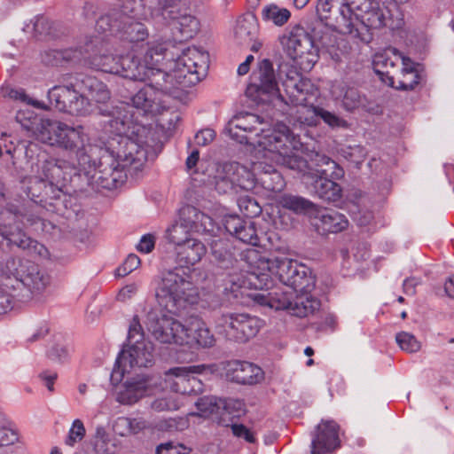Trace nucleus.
<instances>
[{"instance_id":"obj_1","label":"nucleus","mask_w":454,"mask_h":454,"mask_svg":"<svg viewBox=\"0 0 454 454\" xmlns=\"http://www.w3.org/2000/svg\"><path fill=\"white\" fill-rule=\"evenodd\" d=\"M156 67L166 74L164 84H157L151 75L143 81H150L131 98L132 105L120 104L108 114L106 129L114 135L111 146L124 165H133L139 169L147 160L154 139L151 129L138 121L136 114L155 116L165 108L163 93H171L176 88L185 89L197 84L206 76L208 68V53L198 47H188L176 59Z\"/></svg>"},{"instance_id":"obj_2","label":"nucleus","mask_w":454,"mask_h":454,"mask_svg":"<svg viewBox=\"0 0 454 454\" xmlns=\"http://www.w3.org/2000/svg\"><path fill=\"white\" fill-rule=\"evenodd\" d=\"M16 119L24 129L33 132L37 140L72 153L73 160L79 165L86 184L92 188H116L125 181L126 168L133 167L124 165L112 148L114 136L108 141L107 148H98L90 144L82 126L73 127L61 121L38 119L34 113H28L24 120L25 113L19 112Z\"/></svg>"},{"instance_id":"obj_3","label":"nucleus","mask_w":454,"mask_h":454,"mask_svg":"<svg viewBox=\"0 0 454 454\" xmlns=\"http://www.w3.org/2000/svg\"><path fill=\"white\" fill-rule=\"evenodd\" d=\"M170 44V42L150 43L142 62H137L130 55L119 54L108 43L98 37L87 42L83 51L70 48L55 53L67 61H79L84 59L94 69L118 74L129 80H144L153 75L157 84H164L166 74L156 66L165 59Z\"/></svg>"},{"instance_id":"obj_4","label":"nucleus","mask_w":454,"mask_h":454,"mask_svg":"<svg viewBox=\"0 0 454 454\" xmlns=\"http://www.w3.org/2000/svg\"><path fill=\"white\" fill-rule=\"evenodd\" d=\"M228 130L233 139L252 145L254 155L262 154L290 168L304 166V161L297 154L302 149V144L285 124H278L272 129L257 114L240 113L229 121Z\"/></svg>"},{"instance_id":"obj_5","label":"nucleus","mask_w":454,"mask_h":454,"mask_svg":"<svg viewBox=\"0 0 454 454\" xmlns=\"http://www.w3.org/2000/svg\"><path fill=\"white\" fill-rule=\"evenodd\" d=\"M242 260L247 267L246 273H233L229 276L228 282L231 291L239 289H260L269 291L278 279L282 287H277L274 292L287 291L292 286V280L296 278L302 263L286 257L270 259L259 250L249 248L242 253Z\"/></svg>"},{"instance_id":"obj_6","label":"nucleus","mask_w":454,"mask_h":454,"mask_svg":"<svg viewBox=\"0 0 454 454\" xmlns=\"http://www.w3.org/2000/svg\"><path fill=\"white\" fill-rule=\"evenodd\" d=\"M51 278L29 260L11 256L0 263V315L8 312L12 299L39 298L50 286Z\"/></svg>"},{"instance_id":"obj_7","label":"nucleus","mask_w":454,"mask_h":454,"mask_svg":"<svg viewBox=\"0 0 454 454\" xmlns=\"http://www.w3.org/2000/svg\"><path fill=\"white\" fill-rule=\"evenodd\" d=\"M90 97L97 104L110 99L106 85L93 76H68L63 84L56 85L48 91V98L58 110L75 116H87L93 113L95 106L85 97Z\"/></svg>"},{"instance_id":"obj_8","label":"nucleus","mask_w":454,"mask_h":454,"mask_svg":"<svg viewBox=\"0 0 454 454\" xmlns=\"http://www.w3.org/2000/svg\"><path fill=\"white\" fill-rule=\"evenodd\" d=\"M282 86L291 105L301 106L298 116L301 123L317 126L318 120L321 119L333 129L348 127V121L334 113L309 104L310 98L317 97V89L310 80L303 78L295 68H290L282 78Z\"/></svg>"},{"instance_id":"obj_9","label":"nucleus","mask_w":454,"mask_h":454,"mask_svg":"<svg viewBox=\"0 0 454 454\" xmlns=\"http://www.w3.org/2000/svg\"><path fill=\"white\" fill-rule=\"evenodd\" d=\"M150 16L154 26L168 28L176 42L190 40L200 30V21L185 0H159Z\"/></svg>"},{"instance_id":"obj_10","label":"nucleus","mask_w":454,"mask_h":454,"mask_svg":"<svg viewBox=\"0 0 454 454\" xmlns=\"http://www.w3.org/2000/svg\"><path fill=\"white\" fill-rule=\"evenodd\" d=\"M153 364V344L145 339L141 325L134 319L129 329L128 343L117 356L111 380L114 384H117L132 369L150 367Z\"/></svg>"},{"instance_id":"obj_11","label":"nucleus","mask_w":454,"mask_h":454,"mask_svg":"<svg viewBox=\"0 0 454 454\" xmlns=\"http://www.w3.org/2000/svg\"><path fill=\"white\" fill-rule=\"evenodd\" d=\"M190 278L182 267L162 272L156 280L159 304L168 312H176L184 303H195L198 291Z\"/></svg>"},{"instance_id":"obj_12","label":"nucleus","mask_w":454,"mask_h":454,"mask_svg":"<svg viewBox=\"0 0 454 454\" xmlns=\"http://www.w3.org/2000/svg\"><path fill=\"white\" fill-rule=\"evenodd\" d=\"M250 297L261 306L275 310L287 309L292 315L299 317L313 315L321 306L320 301L309 293L293 294L287 291H262L250 294Z\"/></svg>"},{"instance_id":"obj_13","label":"nucleus","mask_w":454,"mask_h":454,"mask_svg":"<svg viewBox=\"0 0 454 454\" xmlns=\"http://www.w3.org/2000/svg\"><path fill=\"white\" fill-rule=\"evenodd\" d=\"M317 168L315 173L304 171L305 177L313 180L314 192L323 200L335 202L341 198V188L334 182L344 176V170L325 154L316 153L313 159Z\"/></svg>"},{"instance_id":"obj_14","label":"nucleus","mask_w":454,"mask_h":454,"mask_svg":"<svg viewBox=\"0 0 454 454\" xmlns=\"http://www.w3.org/2000/svg\"><path fill=\"white\" fill-rule=\"evenodd\" d=\"M213 321L218 334L239 343H245L256 336L263 325L257 317L238 312L216 313Z\"/></svg>"},{"instance_id":"obj_15","label":"nucleus","mask_w":454,"mask_h":454,"mask_svg":"<svg viewBox=\"0 0 454 454\" xmlns=\"http://www.w3.org/2000/svg\"><path fill=\"white\" fill-rule=\"evenodd\" d=\"M216 226L213 219L193 207H185L180 211V218L167 230V239L175 245V249L192 239V233L214 234Z\"/></svg>"},{"instance_id":"obj_16","label":"nucleus","mask_w":454,"mask_h":454,"mask_svg":"<svg viewBox=\"0 0 454 454\" xmlns=\"http://www.w3.org/2000/svg\"><path fill=\"white\" fill-rule=\"evenodd\" d=\"M283 52L302 69H310L317 61V49L312 36L301 26L286 30L279 37Z\"/></svg>"},{"instance_id":"obj_17","label":"nucleus","mask_w":454,"mask_h":454,"mask_svg":"<svg viewBox=\"0 0 454 454\" xmlns=\"http://www.w3.org/2000/svg\"><path fill=\"white\" fill-rule=\"evenodd\" d=\"M385 12L376 0H352L350 20L356 31L345 33L362 42H370L369 31L384 27Z\"/></svg>"},{"instance_id":"obj_18","label":"nucleus","mask_w":454,"mask_h":454,"mask_svg":"<svg viewBox=\"0 0 454 454\" xmlns=\"http://www.w3.org/2000/svg\"><path fill=\"white\" fill-rule=\"evenodd\" d=\"M145 325L153 338L163 344L184 346L187 340V325L169 315L158 316L156 311H150L146 316Z\"/></svg>"},{"instance_id":"obj_19","label":"nucleus","mask_w":454,"mask_h":454,"mask_svg":"<svg viewBox=\"0 0 454 454\" xmlns=\"http://www.w3.org/2000/svg\"><path fill=\"white\" fill-rule=\"evenodd\" d=\"M209 371L205 364L174 367L165 372L164 387L175 394L192 395L201 391V382L197 375Z\"/></svg>"},{"instance_id":"obj_20","label":"nucleus","mask_w":454,"mask_h":454,"mask_svg":"<svg viewBox=\"0 0 454 454\" xmlns=\"http://www.w3.org/2000/svg\"><path fill=\"white\" fill-rule=\"evenodd\" d=\"M84 178L83 172L75 161L66 160H47L41 167V180L50 184L51 189L55 187L59 192H62L74 177Z\"/></svg>"},{"instance_id":"obj_21","label":"nucleus","mask_w":454,"mask_h":454,"mask_svg":"<svg viewBox=\"0 0 454 454\" xmlns=\"http://www.w3.org/2000/svg\"><path fill=\"white\" fill-rule=\"evenodd\" d=\"M247 92L249 95H252L254 92L257 93L258 98L266 95L269 98H275L286 105H291L286 93L283 95L279 92L273 65L267 59L258 63L257 68L252 74L251 82ZM284 92L286 91L284 90Z\"/></svg>"},{"instance_id":"obj_22","label":"nucleus","mask_w":454,"mask_h":454,"mask_svg":"<svg viewBox=\"0 0 454 454\" xmlns=\"http://www.w3.org/2000/svg\"><path fill=\"white\" fill-rule=\"evenodd\" d=\"M123 17H121V27L120 35L122 39L130 43H138L147 39L149 33L146 27L139 22V20L145 19L146 13L144 10V4L136 5H122Z\"/></svg>"},{"instance_id":"obj_23","label":"nucleus","mask_w":454,"mask_h":454,"mask_svg":"<svg viewBox=\"0 0 454 454\" xmlns=\"http://www.w3.org/2000/svg\"><path fill=\"white\" fill-rule=\"evenodd\" d=\"M156 381L152 378L137 376L127 380L117 393L116 400L121 404L131 405L145 396L158 390Z\"/></svg>"},{"instance_id":"obj_24","label":"nucleus","mask_w":454,"mask_h":454,"mask_svg":"<svg viewBox=\"0 0 454 454\" xmlns=\"http://www.w3.org/2000/svg\"><path fill=\"white\" fill-rule=\"evenodd\" d=\"M339 425L331 419L322 420L311 441L310 454H327L340 447Z\"/></svg>"},{"instance_id":"obj_25","label":"nucleus","mask_w":454,"mask_h":454,"mask_svg":"<svg viewBox=\"0 0 454 454\" xmlns=\"http://www.w3.org/2000/svg\"><path fill=\"white\" fill-rule=\"evenodd\" d=\"M301 151V149L297 153V154L304 161V166L300 168H290L287 165L278 163L270 160L269 158L262 157V154L254 155L257 159V161L254 162V170L263 173V176L261 177L262 186L265 189L274 192H281L285 187V182L281 175L276 171L275 168L272 166V163L284 166L287 168L296 170L301 173L306 171L307 161L300 156L299 153Z\"/></svg>"},{"instance_id":"obj_26","label":"nucleus","mask_w":454,"mask_h":454,"mask_svg":"<svg viewBox=\"0 0 454 454\" xmlns=\"http://www.w3.org/2000/svg\"><path fill=\"white\" fill-rule=\"evenodd\" d=\"M223 370L229 380L240 384H256L264 377V373L259 366L247 361H228L224 364Z\"/></svg>"},{"instance_id":"obj_27","label":"nucleus","mask_w":454,"mask_h":454,"mask_svg":"<svg viewBox=\"0 0 454 454\" xmlns=\"http://www.w3.org/2000/svg\"><path fill=\"white\" fill-rule=\"evenodd\" d=\"M352 0H319L317 12L321 20H326L328 13L333 8H337L340 17L337 19V27L340 33H351L356 31L350 20V3Z\"/></svg>"},{"instance_id":"obj_28","label":"nucleus","mask_w":454,"mask_h":454,"mask_svg":"<svg viewBox=\"0 0 454 454\" xmlns=\"http://www.w3.org/2000/svg\"><path fill=\"white\" fill-rule=\"evenodd\" d=\"M224 228L240 241L258 246L260 238L256 230V223L251 219H242L238 215H229L224 219Z\"/></svg>"},{"instance_id":"obj_29","label":"nucleus","mask_w":454,"mask_h":454,"mask_svg":"<svg viewBox=\"0 0 454 454\" xmlns=\"http://www.w3.org/2000/svg\"><path fill=\"white\" fill-rule=\"evenodd\" d=\"M187 340L184 346L210 348L215 345V338L207 324L200 318H192L187 324Z\"/></svg>"},{"instance_id":"obj_30","label":"nucleus","mask_w":454,"mask_h":454,"mask_svg":"<svg viewBox=\"0 0 454 454\" xmlns=\"http://www.w3.org/2000/svg\"><path fill=\"white\" fill-rule=\"evenodd\" d=\"M402 65L403 67L397 79L393 75L388 77V81H386L385 78H382V81L393 88L404 90H412L420 81L418 65L407 57L403 59Z\"/></svg>"},{"instance_id":"obj_31","label":"nucleus","mask_w":454,"mask_h":454,"mask_svg":"<svg viewBox=\"0 0 454 454\" xmlns=\"http://www.w3.org/2000/svg\"><path fill=\"white\" fill-rule=\"evenodd\" d=\"M315 219L317 220L315 225L324 233H337L348 226L347 217L333 209L317 210Z\"/></svg>"},{"instance_id":"obj_32","label":"nucleus","mask_w":454,"mask_h":454,"mask_svg":"<svg viewBox=\"0 0 454 454\" xmlns=\"http://www.w3.org/2000/svg\"><path fill=\"white\" fill-rule=\"evenodd\" d=\"M403 59L405 57L398 50L388 47L374 55V70L381 76V79L385 78L386 81H388V77L392 76L391 70H394L398 63H402Z\"/></svg>"},{"instance_id":"obj_33","label":"nucleus","mask_w":454,"mask_h":454,"mask_svg":"<svg viewBox=\"0 0 454 454\" xmlns=\"http://www.w3.org/2000/svg\"><path fill=\"white\" fill-rule=\"evenodd\" d=\"M176 259L185 267L197 264L207 254L205 244L196 238H192L176 249Z\"/></svg>"},{"instance_id":"obj_34","label":"nucleus","mask_w":454,"mask_h":454,"mask_svg":"<svg viewBox=\"0 0 454 454\" xmlns=\"http://www.w3.org/2000/svg\"><path fill=\"white\" fill-rule=\"evenodd\" d=\"M252 167L254 168V164ZM225 169L229 175H231L235 188L239 187L246 191L254 188L257 180L256 173H260V171H254V169L250 170L238 162L225 163Z\"/></svg>"},{"instance_id":"obj_35","label":"nucleus","mask_w":454,"mask_h":454,"mask_svg":"<svg viewBox=\"0 0 454 454\" xmlns=\"http://www.w3.org/2000/svg\"><path fill=\"white\" fill-rule=\"evenodd\" d=\"M331 94L335 100H341L347 111L357 108L362 102V97L354 87H348L344 82H334L331 86Z\"/></svg>"},{"instance_id":"obj_36","label":"nucleus","mask_w":454,"mask_h":454,"mask_svg":"<svg viewBox=\"0 0 454 454\" xmlns=\"http://www.w3.org/2000/svg\"><path fill=\"white\" fill-rule=\"evenodd\" d=\"M258 33V23L253 13L240 16L236 22L234 36L239 43H250Z\"/></svg>"},{"instance_id":"obj_37","label":"nucleus","mask_w":454,"mask_h":454,"mask_svg":"<svg viewBox=\"0 0 454 454\" xmlns=\"http://www.w3.org/2000/svg\"><path fill=\"white\" fill-rule=\"evenodd\" d=\"M245 412V404L241 400L228 398H220V412L217 417V423L229 427L232 419L239 418Z\"/></svg>"},{"instance_id":"obj_38","label":"nucleus","mask_w":454,"mask_h":454,"mask_svg":"<svg viewBox=\"0 0 454 454\" xmlns=\"http://www.w3.org/2000/svg\"><path fill=\"white\" fill-rule=\"evenodd\" d=\"M278 206L295 214H307L313 210L315 205L309 200L293 194H283L278 199Z\"/></svg>"},{"instance_id":"obj_39","label":"nucleus","mask_w":454,"mask_h":454,"mask_svg":"<svg viewBox=\"0 0 454 454\" xmlns=\"http://www.w3.org/2000/svg\"><path fill=\"white\" fill-rule=\"evenodd\" d=\"M262 19L264 22L272 23L277 27H282L291 18L288 9L280 7L275 4L263 6L261 11Z\"/></svg>"},{"instance_id":"obj_40","label":"nucleus","mask_w":454,"mask_h":454,"mask_svg":"<svg viewBox=\"0 0 454 454\" xmlns=\"http://www.w3.org/2000/svg\"><path fill=\"white\" fill-rule=\"evenodd\" d=\"M300 271H296L298 275L293 279L289 291L294 294L299 293H310L315 287V278L309 267L302 265Z\"/></svg>"},{"instance_id":"obj_41","label":"nucleus","mask_w":454,"mask_h":454,"mask_svg":"<svg viewBox=\"0 0 454 454\" xmlns=\"http://www.w3.org/2000/svg\"><path fill=\"white\" fill-rule=\"evenodd\" d=\"M0 234L4 239L8 240L9 244L15 245L22 249L32 247H35L34 243L36 242L27 237L19 226L10 228L5 226L0 227Z\"/></svg>"},{"instance_id":"obj_42","label":"nucleus","mask_w":454,"mask_h":454,"mask_svg":"<svg viewBox=\"0 0 454 454\" xmlns=\"http://www.w3.org/2000/svg\"><path fill=\"white\" fill-rule=\"evenodd\" d=\"M198 415L210 418L217 422L220 412V398L215 396H203L196 402Z\"/></svg>"},{"instance_id":"obj_43","label":"nucleus","mask_w":454,"mask_h":454,"mask_svg":"<svg viewBox=\"0 0 454 454\" xmlns=\"http://www.w3.org/2000/svg\"><path fill=\"white\" fill-rule=\"evenodd\" d=\"M121 17H123V11L103 15L98 19L96 29L101 33L110 32L118 35L121 27Z\"/></svg>"},{"instance_id":"obj_44","label":"nucleus","mask_w":454,"mask_h":454,"mask_svg":"<svg viewBox=\"0 0 454 454\" xmlns=\"http://www.w3.org/2000/svg\"><path fill=\"white\" fill-rule=\"evenodd\" d=\"M70 352V348L64 343V341L59 340L53 341L48 347L46 356L54 363L63 364L68 361Z\"/></svg>"},{"instance_id":"obj_45","label":"nucleus","mask_w":454,"mask_h":454,"mask_svg":"<svg viewBox=\"0 0 454 454\" xmlns=\"http://www.w3.org/2000/svg\"><path fill=\"white\" fill-rule=\"evenodd\" d=\"M86 435V429L83 422L80 419L73 420L71 427L65 439V444L69 447H74L81 442Z\"/></svg>"},{"instance_id":"obj_46","label":"nucleus","mask_w":454,"mask_h":454,"mask_svg":"<svg viewBox=\"0 0 454 454\" xmlns=\"http://www.w3.org/2000/svg\"><path fill=\"white\" fill-rule=\"evenodd\" d=\"M238 206L239 210L248 218H253L259 215L262 212V207L256 200L251 196L244 195L238 199Z\"/></svg>"},{"instance_id":"obj_47","label":"nucleus","mask_w":454,"mask_h":454,"mask_svg":"<svg viewBox=\"0 0 454 454\" xmlns=\"http://www.w3.org/2000/svg\"><path fill=\"white\" fill-rule=\"evenodd\" d=\"M395 340L400 348L408 353L418 352L421 348L420 342L416 339V337L407 332H401L397 333Z\"/></svg>"},{"instance_id":"obj_48","label":"nucleus","mask_w":454,"mask_h":454,"mask_svg":"<svg viewBox=\"0 0 454 454\" xmlns=\"http://www.w3.org/2000/svg\"><path fill=\"white\" fill-rule=\"evenodd\" d=\"M215 189L219 193H227L236 190L231 175H229L225 169V164L215 176Z\"/></svg>"},{"instance_id":"obj_49","label":"nucleus","mask_w":454,"mask_h":454,"mask_svg":"<svg viewBox=\"0 0 454 454\" xmlns=\"http://www.w3.org/2000/svg\"><path fill=\"white\" fill-rule=\"evenodd\" d=\"M181 405L176 396H162L156 398L151 404L153 410L156 411H176Z\"/></svg>"},{"instance_id":"obj_50","label":"nucleus","mask_w":454,"mask_h":454,"mask_svg":"<svg viewBox=\"0 0 454 454\" xmlns=\"http://www.w3.org/2000/svg\"><path fill=\"white\" fill-rule=\"evenodd\" d=\"M2 92L4 97L26 102L27 104L37 108H43V104L37 100L29 98L23 89H14L6 86L2 88Z\"/></svg>"},{"instance_id":"obj_51","label":"nucleus","mask_w":454,"mask_h":454,"mask_svg":"<svg viewBox=\"0 0 454 454\" xmlns=\"http://www.w3.org/2000/svg\"><path fill=\"white\" fill-rule=\"evenodd\" d=\"M388 16L384 15V27L389 28L391 31H399L404 27V16L403 12L395 9L387 11Z\"/></svg>"},{"instance_id":"obj_52","label":"nucleus","mask_w":454,"mask_h":454,"mask_svg":"<svg viewBox=\"0 0 454 454\" xmlns=\"http://www.w3.org/2000/svg\"><path fill=\"white\" fill-rule=\"evenodd\" d=\"M366 153L365 149L362 145L348 146L344 150V156L356 165L364 161Z\"/></svg>"},{"instance_id":"obj_53","label":"nucleus","mask_w":454,"mask_h":454,"mask_svg":"<svg viewBox=\"0 0 454 454\" xmlns=\"http://www.w3.org/2000/svg\"><path fill=\"white\" fill-rule=\"evenodd\" d=\"M139 265L140 259L138 256L131 254L128 255L122 265L117 269V274L121 277H124L135 270Z\"/></svg>"},{"instance_id":"obj_54","label":"nucleus","mask_w":454,"mask_h":454,"mask_svg":"<svg viewBox=\"0 0 454 454\" xmlns=\"http://www.w3.org/2000/svg\"><path fill=\"white\" fill-rule=\"evenodd\" d=\"M232 434L239 438H242L247 442L253 443L255 441V437L252 431L242 424L232 423L230 425Z\"/></svg>"},{"instance_id":"obj_55","label":"nucleus","mask_w":454,"mask_h":454,"mask_svg":"<svg viewBox=\"0 0 454 454\" xmlns=\"http://www.w3.org/2000/svg\"><path fill=\"white\" fill-rule=\"evenodd\" d=\"M210 246L212 254L217 261H225L231 256L229 251L223 247V241L222 239L213 240Z\"/></svg>"},{"instance_id":"obj_56","label":"nucleus","mask_w":454,"mask_h":454,"mask_svg":"<svg viewBox=\"0 0 454 454\" xmlns=\"http://www.w3.org/2000/svg\"><path fill=\"white\" fill-rule=\"evenodd\" d=\"M156 238L153 234L147 233L141 237L138 244L137 245V249L143 254L151 253L155 246Z\"/></svg>"},{"instance_id":"obj_57","label":"nucleus","mask_w":454,"mask_h":454,"mask_svg":"<svg viewBox=\"0 0 454 454\" xmlns=\"http://www.w3.org/2000/svg\"><path fill=\"white\" fill-rule=\"evenodd\" d=\"M215 133L211 129H205L199 131L195 137L194 141L197 145L205 146L209 145L215 138Z\"/></svg>"},{"instance_id":"obj_58","label":"nucleus","mask_w":454,"mask_h":454,"mask_svg":"<svg viewBox=\"0 0 454 454\" xmlns=\"http://www.w3.org/2000/svg\"><path fill=\"white\" fill-rule=\"evenodd\" d=\"M129 435L137 434L147 427L143 418H128Z\"/></svg>"},{"instance_id":"obj_59","label":"nucleus","mask_w":454,"mask_h":454,"mask_svg":"<svg viewBox=\"0 0 454 454\" xmlns=\"http://www.w3.org/2000/svg\"><path fill=\"white\" fill-rule=\"evenodd\" d=\"M113 429L114 433L120 436H129V422L128 417H119L115 419Z\"/></svg>"},{"instance_id":"obj_60","label":"nucleus","mask_w":454,"mask_h":454,"mask_svg":"<svg viewBox=\"0 0 454 454\" xmlns=\"http://www.w3.org/2000/svg\"><path fill=\"white\" fill-rule=\"evenodd\" d=\"M138 290L137 283H131L123 286L118 293L117 299L121 301H126L132 298Z\"/></svg>"},{"instance_id":"obj_61","label":"nucleus","mask_w":454,"mask_h":454,"mask_svg":"<svg viewBox=\"0 0 454 454\" xmlns=\"http://www.w3.org/2000/svg\"><path fill=\"white\" fill-rule=\"evenodd\" d=\"M18 440V434L12 429L0 427V445L13 444Z\"/></svg>"},{"instance_id":"obj_62","label":"nucleus","mask_w":454,"mask_h":454,"mask_svg":"<svg viewBox=\"0 0 454 454\" xmlns=\"http://www.w3.org/2000/svg\"><path fill=\"white\" fill-rule=\"evenodd\" d=\"M33 28L35 34L43 35L48 32L50 23L48 20L43 16H37L33 21Z\"/></svg>"},{"instance_id":"obj_63","label":"nucleus","mask_w":454,"mask_h":454,"mask_svg":"<svg viewBox=\"0 0 454 454\" xmlns=\"http://www.w3.org/2000/svg\"><path fill=\"white\" fill-rule=\"evenodd\" d=\"M39 377L43 381L45 387L49 389V391L52 392L54 390L53 386L57 379V373L43 372L39 375Z\"/></svg>"},{"instance_id":"obj_64","label":"nucleus","mask_w":454,"mask_h":454,"mask_svg":"<svg viewBox=\"0 0 454 454\" xmlns=\"http://www.w3.org/2000/svg\"><path fill=\"white\" fill-rule=\"evenodd\" d=\"M373 215L371 211L358 212L354 217L356 223L361 226L368 225L372 220Z\"/></svg>"}]
</instances>
